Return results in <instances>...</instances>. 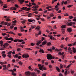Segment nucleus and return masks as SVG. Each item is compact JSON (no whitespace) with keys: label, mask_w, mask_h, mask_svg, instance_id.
Here are the masks:
<instances>
[{"label":"nucleus","mask_w":76,"mask_h":76,"mask_svg":"<svg viewBox=\"0 0 76 76\" xmlns=\"http://www.w3.org/2000/svg\"><path fill=\"white\" fill-rule=\"evenodd\" d=\"M28 21L29 22H34V23L35 22V20L34 19L32 20V19H29Z\"/></svg>","instance_id":"nucleus-8"},{"label":"nucleus","mask_w":76,"mask_h":76,"mask_svg":"<svg viewBox=\"0 0 76 76\" xmlns=\"http://www.w3.org/2000/svg\"><path fill=\"white\" fill-rule=\"evenodd\" d=\"M10 34H13V35H15V34L14 33L12 32L11 31H10Z\"/></svg>","instance_id":"nucleus-51"},{"label":"nucleus","mask_w":76,"mask_h":76,"mask_svg":"<svg viewBox=\"0 0 76 76\" xmlns=\"http://www.w3.org/2000/svg\"><path fill=\"white\" fill-rule=\"evenodd\" d=\"M7 34L6 33H3L2 34V35H3V36H5V35H6Z\"/></svg>","instance_id":"nucleus-47"},{"label":"nucleus","mask_w":76,"mask_h":76,"mask_svg":"<svg viewBox=\"0 0 76 76\" xmlns=\"http://www.w3.org/2000/svg\"><path fill=\"white\" fill-rule=\"evenodd\" d=\"M12 51H10L9 52L7 53L8 55H11V54H12Z\"/></svg>","instance_id":"nucleus-34"},{"label":"nucleus","mask_w":76,"mask_h":76,"mask_svg":"<svg viewBox=\"0 0 76 76\" xmlns=\"http://www.w3.org/2000/svg\"><path fill=\"white\" fill-rule=\"evenodd\" d=\"M16 22H17L16 20H14V21H13V23H14V24L16 23Z\"/></svg>","instance_id":"nucleus-53"},{"label":"nucleus","mask_w":76,"mask_h":76,"mask_svg":"<svg viewBox=\"0 0 76 76\" xmlns=\"http://www.w3.org/2000/svg\"><path fill=\"white\" fill-rule=\"evenodd\" d=\"M47 42L45 41H44L42 43V44L43 45H44L46 44Z\"/></svg>","instance_id":"nucleus-19"},{"label":"nucleus","mask_w":76,"mask_h":76,"mask_svg":"<svg viewBox=\"0 0 76 76\" xmlns=\"http://www.w3.org/2000/svg\"><path fill=\"white\" fill-rule=\"evenodd\" d=\"M64 56H65L64 55H63L62 56V58L63 60H64Z\"/></svg>","instance_id":"nucleus-48"},{"label":"nucleus","mask_w":76,"mask_h":76,"mask_svg":"<svg viewBox=\"0 0 76 76\" xmlns=\"http://www.w3.org/2000/svg\"><path fill=\"white\" fill-rule=\"evenodd\" d=\"M4 39H6V40H9V38L7 37H4Z\"/></svg>","instance_id":"nucleus-26"},{"label":"nucleus","mask_w":76,"mask_h":76,"mask_svg":"<svg viewBox=\"0 0 76 76\" xmlns=\"http://www.w3.org/2000/svg\"><path fill=\"white\" fill-rule=\"evenodd\" d=\"M3 41H0V44H1V47L3 46Z\"/></svg>","instance_id":"nucleus-28"},{"label":"nucleus","mask_w":76,"mask_h":76,"mask_svg":"<svg viewBox=\"0 0 76 76\" xmlns=\"http://www.w3.org/2000/svg\"><path fill=\"white\" fill-rule=\"evenodd\" d=\"M1 25H7L8 23L6 22H5L4 21H3L1 22Z\"/></svg>","instance_id":"nucleus-7"},{"label":"nucleus","mask_w":76,"mask_h":76,"mask_svg":"<svg viewBox=\"0 0 76 76\" xmlns=\"http://www.w3.org/2000/svg\"><path fill=\"white\" fill-rule=\"evenodd\" d=\"M18 63L20 64V65H22V63L21 62V61H20Z\"/></svg>","instance_id":"nucleus-58"},{"label":"nucleus","mask_w":76,"mask_h":76,"mask_svg":"<svg viewBox=\"0 0 76 76\" xmlns=\"http://www.w3.org/2000/svg\"><path fill=\"white\" fill-rule=\"evenodd\" d=\"M73 5H70L67 6L68 7H69V8H70V7H72L73 6Z\"/></svg>","instance_id":"nucleus-40"},{"label":"nucleus","mask_w":76,"mask_h":76,"mask_svg":"<svg viewBox=\"0 0 76 76\" xmlns=\"http://www.w3.org/2000/svg\"><path fill=\"white\" fill-rule=\"evenodd\" d=\"M67 30L68 31V32L69 33L72 32V28H68L67 29Z\"/></svg>","instance_id":"nucleus-11"},{"label":"nucleus","mask_w":76,"mask_h":76,"mask_svg":"<svg viewBox=\"0 0 76 76\" xmlns=\"http://www.w3.org/2000/svg\"><path fill=\"white\" fill-rule=\"evenodd\" d=\"M48 37H50V39H52V38H53V36H48Z\"/></svg>","instance_id":"nucleus-42"},{"label":"nucleus","mask_w":76,"mask_h":76,"mask_svg":"<svg viewBox=\"0 0 76 76\" xmlns=\"http://www.w3.org/2000/svg\"><path fill=\"white\" fill-rule=\"evenodd\" d=\"M32 76H37V74L34 72H32L31 73Z\"/></svg>","instance_id":"nucleus-10"},{"label":"nucleus","mask_w":76,"mask_h":76,"mask_svg":"<svg viewBox=\"0 0 76 76\" xmlns=\"http://www.w3.org/2000/svg\"><path fill=\"white\" fill-rule=\"evenodd\" d=\"M20 47H21L22 48H23V45H20Z\"/></svg>","instance_id":"nucleus-62"},{"label":"nucleus","mask_w":76,"mask_h":76,"mask_svg":"<svg viewBox=\"0 0 76 76\" xmlns=\"http://www.w3.org/2000/svg\"><path fill=\"white\" fill-rule=\"evenodd\" d=\"M39 67V69L40 70H42V71H43V69L44 70H47V68H45V67H44V65H42L41 66V64H38Z\"/></svg>","instance_id":"nucleus-1"},{"label":"nucleus","mask_w":76,"mask_h":76,"mask_svg":"<svg viewBox=\"0 0 76 76\" xmlns=\"http://www.w3.org/2000/svg\"><path fill=\"white\" fill-rule=\"evenodd\" d=\"M60 69H62V68L63 67V65L62 64H60Z\"/></svg>","instance_id":"nucleus-38"},{"label":"nucleus","mask_w":76,"mask_h":76,"mask_svg":"<svg viewBox=\"0 0 76 76\" xmlns=\"http://www.w3.org/2000/svg\"><path fill=\"white\" fill-rule=\"evenodd\" d=\"M42 76H47V73H45V74H43L42 75Z\"/></svg>","instance_id":"nucleus-46"},{"label":"nucleus","mask_w":76,"mask_h":76,"mask_svg":"<svg viewBox=\"0 0 76 76\" xmlns=\"http://www.w3.org/2000/svg\"><path fill=\"white\" fill-rule=\"evenodd\" d=\"M26 49L27 50H32L31 49L29 48H26Z\"/></svg>","instance_id":"nucleus-49"},{"label":"nucleus","mask_w":76,"mask_h":76,"mask_svg":"<svg viewBox=\"0 0 76 76\" xmlns=\"http://www.w3.org/2000/svg\"><path fill=\"white\" fill-rule=\"evenodd\" d=\"M71 65H72L71 64H70L68 65V66L66 67V69L67 68H69V67H70L71 66Z\"/></svg>","instance_id":"nucleus-56"},{"label":"nucleus","mask_w":76,"mask_h":76,"mask_svg":"<svg viewBox=\"0 0 76 76\" xmlns=\"http://www.w3.org/2000/svg\"><path fill=\"white\" fill-rule=\"evenodd\" d=\"M14 27V26L13 25L10 26V28L11 29H13V28Z\"/></svg>","instance_id":"nucleus-63"},{"label":"nucleus","mask_w":76,"mask_h":76,"mask_svg":"<svg viewBox=\"0 0 76 76\" xmlns=\"http://www.w3.org/2000/svg\"><path fill=\"white\" fill-rule=\"evenodd\" d=\"M9 44H8V43H6L4 45H3V46L4 47V48H6L7 47V46H9Z\"/></svg>","instance_id":"nucleus-9"},{"label":"nucleus","mask_w":76,"mask_h":76,"mask_svg":"<svg viewBox=\"0 0 76 76\" xmlns=\"http://www.w3.org/2000/svg\"><path fill=\"white\" fill-rule=\"evenodd\" d=\"M25 21H26V20H24V21H21L22 23L23 24V23H25Z\"/></svg>","instance_id":"nucleus-50"},{"label":"nucleus","mask_w":76,"mask_h":76,"mask_svg":"<svg viewBox=\"0 0 76 76\" xmlns=\"http://www.w3.org/2000/svg\"><path fill=\"white\" fill-rule=\"evenodd\" d=\"M22 56L23 57V58H28L29 56L28 55V54H23L22 55Z\"/></svg>","instance_id":"nucleus-3"},{"label":"nucleus","mask_w":76,"mask_h":76,"mask_svg":"<svg viewBox=\"0 0 76 76\" xmlns=\"http://www.w3.org/2000/svg\"><path fill=\"white\" fill-rule=\"evenodd\" d=\"M18 1L20 2V4H22L25 1L24 0H19Z\"/></svg>","instance_id":"nucleus-16"},{"label":"nucleus","mask_w":76,"mask_h":76,"mask_svg":"<svg viewBox=\"0 0 76 76\" xmlns=\"http://www.w3.org/2000/svg\"><path fill=\"white\" fill-rule=\"evenodd\" d=\"M6 21L7 22H10V20L6 18Z\"/></svg>","instance_id":"nucleus-54"},{"label":"nucleus","mask_w":76,"mask_h":76,"mask_svg":"<svg viewBox=\"0 0 76 76\" xmlns=\"http://www.w3.org/2000/svg\"><path fill=\"white\" fill-rule=\"evenodd\" d=\"M54 16V14H53V13H52V14H50V17H53V16Z\"/></svg>","instance_id":"nucleus-43"},{"label":"nucleus","mask_w":76,"mask_h":76,"mask_svg":"<svg viewBox=\"0 0 76 76\" xmlns=\"http://www.w3.org/2000/svg\"><path fill=\"white\" fill-rule=\"evenodd\" d=\"M66 25H62L61 26V27L62 28H66Z\"/></svg>","instance_id":"nucleus-37"},{"label":"nucleus","mask_w":76,"mask_h":76,"mask_svg":"<svg viewBox=\"0 0 76 76\" xmlns=\"http://www.w3.org/2000/svg\"><path fill=\"white\" fill-rule=\"evenodd\" d=\"M51 42H48L47 43V45L48 46H50V45H51Z\"/></svg>","instance_id":"nucleus-27"},{"label":"nucleus","mask_w":76,"mask_h":76,"mask_svg":"<svg viewBox=\"0 0 76 76\" xmlns=\"http://www.w3.org/2000/svg\"><path fill=\"white\" fill-rule=\"evenodd\" d=\"M62 32L63 34H64V32H65V30L64 28H62Z\"/></svg>","instance_id":"nucleus-33"},{"label":"nucleus","mask_w":76,"mask_h":76,"mask_svg":"<svg viewBox=\"0 0 76 76\" xmlns=\"http://www.w3.org/2000/svg\"><path fill=\"white\" fill-rule=\"evenodd\" d=\"M7 57H9V58H10L12 57V56H11V55H7Z\"/></svg>","instance_id":"nucleus-45"},{"label":"nucleus","mask_w":76,"mask_h":76,"mask_svg":"<svg viewBox=\"0 0 76 76\" xmlns=\"http://www.w3.org/2000/svg\"><path fill=\"white\" fill-rule=\"evenodd\" d=\"M28 69L30 70H33V69H31V66H29L28 67Z\"/></svg>","instance_id":"nucleus-52"},{"label":"nucleus","mask_w":76,"mask_h":76,"mask_svg":"<svg viewBox=\"0 0 76 76\" xmlns=\"http://www.w3.org/2000/svg\"><path fill=\"white\" fill-rule=\"evenodd\" d=\"M48 11H51V10H53V8L50 9L48 10Z\"/></svg>","instance_id":"nucleus-61"},{"label":"nucleus","mask_w":76,"mask_h":76,"mask_svg":"<svg viewBox=\"0 0 76 76\" xmlns=\"http://www.w3.org/2000/svg\"><path fill=\"white\" fill-rule=\"evenodd\" d=\"M23 41V40L22 39L20 40L19 39H15L13 40V41L14 42H17V41H18L19 42H22Z\"/></svg>","instance_id":"nucleus-4"},{"label":"nucleus","mask_w":76,"mask_h":76,"mask_svg":"<svg viewBox=\"0 0 76 76\" xmlns=\"http://www.w3.org/2000/svg\"><path fill=\"white\" fill-rule=\"evenodd\" d=\"M26 8H27V7H23L22 8H21V9H22V10H26Z\"/></svg>","instance_id":"nucleus-20"},{"label":"nucleus","mask_w":76,"mask_h":76,"mask_svg":"<svg viewBox=\"0 0 76 76\" xmlns=\"http://www.w3.org/2000/svg\"><path fill=\"white\" fill-rule=\"evenodd\" d=\"M48 50L49 51H50V52H52L53 51V50H52V49H48Z\"/></svg>","instance_id":"nucleus-41"},{"label":"nucleus","mask_w":76,"mask_h":76,"mask_svg":"<svg viewBox=\"0 0 76 76\" xmlns=\"http://www.w3.org/2000/svg\"><path fill=\"white\" fill-rule=\"evenodd\" d=\"M4 62H0V64H1V65H3V64H4Z\"/></svg>","instance_id":"nucleus-57"},{"label":"nucleus","mask_w":76,"mask_h":76,"mask_svg":"<svg viewBox=\"0 0 76 76\" xmlns=\"http://www.w3.org/2000/svg\"><path fill=\"white\" fill-rule=\"evenodd\" d=\"M13 70H9V71H10V72H11L12 73H14V72H16V69H13Z\"/></svg>","instance_id":"nucleus-14"},{"label":"nucleus","mask_w":76,"mask_h":76,"mask_svg":"<svg viewBox=\"0 0 76 76\" xmlns=\"http://www.w3.org/2000/svg\"><path fill=\"white\" fill-rule=\"evenodd\" d=\"M46 57L48 60H51L52 58L53 59L55 58L54 57H52V56L50 54H47Z\"/></svg>","instance_id":"nucleus-2"},{"label":"nucleus","mask_w":76,"mask_h":76,"mask_svg":"<svg viewBox=\"0 0 76 76\" xmlns=\"http://www.w3.org/2000/svg\"><path fill=\"white\" fill-rule=\"evenodd\" d=\"M39 52L42 53H44V50L43 49H40Z\"/></svg>","instance_id":"nucleus-31"},{"label":"nucleus","mask_w":76,"mask_h":76,"mask_svg":"<svg viewBox=\"0 0 76 76\" xmlns=\"http://www.w3.org/2000/svg\"><path fill=\"white\" fill-rule=\"evenodd\" d=\"M31 16H32L31 13H29L28 14V17L29 18L31 17Z\"/></svg>","instance_id":"nucleus-29"},{"label":"nucleus","mask_w":76,"mask_h":76,"mask_svg":"<svg viewBox=\"0 0 76 76\" xmlns=\"http://www.w3.org/2000/svg\"><path fill=\"white\" fill-rule=\"evenodd\" d=\"M59 55H60V56H62V55H63L64 54V52H62V53H61V52H59L58 53Z\"/></svg>","instance_id":"nucleus-23"},{"label":"nucleus","mask_w":76,"mask_h":76,"mask_svg":"<svg viewBox=\"0 0 76 76\" xmlns=\"http://www.w3.org/2000/svg\"><path fill=\"white\" fill-rule=\"evenodd\" d=\"M26 5H27V6H29V7H31V6H32V5H31V4H29V5L26 4Z\"/></svg>","instance_id":"nucleus-55"},{"label":"nucleus","mask_w":76,"mask_h":76,"mask_svg":"<svg viewBox=\"0 0 76 76\" xmlns=\"http://www.w3.org/2000/svg\"><path fill=\"white\" fill-rule=\"evenodd\" d=\"M6 54H2V57H3V58H5L6 57Z\"/></svg>","instance_id":"nucleus-39"},{"label":"nucleus","mask_w":76,"mask_h":76,"mask_svg":"<svg viewBox=\"0 0 76 76\" xmlns=\"http://www.w3.org/2000/svg\"><path fill=\"white\" fill-rule=\"evenodd\" d=\"M20 29L21 32H23L24 31H25V30L23 29V27L22 26L20 27Z\"/></svg>","instance_id":"nucleus-15"},{"label":"nucleus","mask_w":76,"mask_h":76,"mask_svg":"<svg viewBox=\"0 0 76 76\" xmlns=\"http://www.w3.org/2000/svg\"><path fill=\"white\" fill-rule=\"evenodd\" d=\"M56 69L57 70V71H58V72H60V68H59L58 67H56Z\"/></svg>","instance_id":"nucleus-21"},{"label":"nucleus","mask_w":76,"mask_h":76,"mask_svg":"<svg viewBox=\"0 0 76 76\" xmlns=\"http://www.w3.org/2000/svg\"><path fill=\"white\" fill-rule=\"evenodd\" d=\"M36 27L35 26H31V29H34V28H35Z\"/></svg>","instance_id":"nucleus-30"},{"label":"nucleus","mask_w":76,"mask_h":76,"mask_svg":"<svg viewBox=\"0 0 76 76\" xmlns=\"http://www.w3.org/2000/svg\"><path fill=\"white\" fill-rule=\"evenodd\" d=\"M37 8H33L32 10L33 11H35L37 10Z\"/></svg>","instance_id":"nucleus-59"},{"label":"nucleus","mask_w":76,"mask_h":76,"mask_svg":"<svg viewBox=\"0 0 76 76\" xmlns=\"http://www.w3.org/2000/svg\"><path fill=\"white\" fill-rule=\"evenodd\" d=\"M73 17L72 16H69V19H73Z\"/></svg>","instance_id":"nucleus-60"},{"label":"nucleus","mask_w":76,"mask_h":76,"mask_svg":"<svg viewBox=\"0 0 76 76\" xmlns=\"http://www.w3.org/2000/svg\"><path fill=\"white\" fill-rule=\"evenodd\" d=\"M68 50H69L68 52L70 53V54H72V52H73V51L71 50V48L69 47L68 48Z\"/></svg>","instance_id":"nucleus-6"},{"label":"nucleus","mask_w":76,"mask_h":76,"mask_svg":"<svg viewBox=\"0 0 76 76\" xmlns=\"http://www.w3.org/2000/svg\"><path fill=\"white\" fill-rule=\"evenodd\" d=\"M36 29L37 30H39V29H40V27H39V26H37L36 28Z\"/></svg>","instance_id":"nucleus-44"},{"label":"nucleus","mask_w":76,"mask_h":76,"mask_svg":"<svg viewBox=\"0 0 76 76\" xmlns=\"http://www.w3.org/2000/svg\"><path fill=\"white\" fill-rule=\"evenodd\" d=\"M68 26H72V22H70L69 23L67 24Z\"/></svg>","instance_id":"nucleus-13"},{"label":"nucleus","mask_w":76,"mask_h":76,"mask_svg":"<svg viewBox=\"0 0 76 76\" xmlns=\"http://www.w3.org/2000/svg\"><path fill=\"white\" fill-rule=\"evenodd\" d=\"M9 40H10V41H13V39L12 37H10L9 38Z\"/></svg>","instance_id":"nucleus-32"},{"label":"nucleus","mask_w":76,"mask_h":76,"mask_svg":"<svg viewBox=\"0 0 76 76\" xmlns=\"http://www.w3.org/2000/svg\"><path fill=\"white\" fill-rule=\"evenodd\" d=\"M2 66H3V67H4V68L3 69V70H6V69H7V68L6 67V65H4Z\"/></svg>","instance_id":"nucleus-17"},{"label":"nucleus","mask_w":76,"mask_h":76,"mask_svg":"<svg viewBox=\"0 0 76 76\" xmlns=\"http://www.w3.org/2000/svg\"><path fill=\"white\" fill-rule=\"evenodd\" d=\"M41 31H39L38 34H35V36L36 37H38V35H39L40 34H41Z\"/></svg>","instance_id":"nucleus-22"},{"label":"nucleus","mask_w":76,"mask_h":76,"mask_svg":"<svg viewBox=\"0 0 76 76\" xmlns=\"http://www.w3.org/2000/svg\"><path fill=\"white\" fill-rule=\"evenodd\" d=\"M74 52V53H75L76 52V49L75 48H72Z\"/></svg>","instance_id":"nucleus-25"},{"label":"nucleus","mask_w":76,"mask_h":76,"mask_svg":"<svg viewBox=\"0 0 76 76\" xmlns=\"http://www.w3.org/2000/svg\"><path fill=\"white\" fill-rule=\"evenodd\" d=\"M27 11H29V10H31V8H27L26 9V10Z\"/></svg>","instance_id":"nucleus-35"},{"label":"nucleus","mask_w":76,"mask_h":76,"mask_svg":"<svg viewBox=\"0 0 76 76\" xmlns=\"http://www.w3.org/2000/svg\"><path fill=\"white\" fill-rule=\"evenodd\" d=\"M13 56L15 58H16H16H18V56H19V55H18V54H16L15 55H13Z\"/></svg>","instance_id":"nucleus-24"},{"label":"nucleus","mask_w":76,"mask_h":76,"mask_svg":"<svg viewBox=\"0 0 76 76\" xmlns=\"http://www.w3.org/2000/svg\"><path fill=\"white\" fill-rule=\"evenodd\" d=\"M42 42V40H40L36 43V45H39Z\"/></svg>","instance_id":"nucleus-12"},{"label":"nucleus","mask_w":76,"mask_h":76,"mask_svg":"<svg viewBox=\"0 0 76 76\" xmlns=\"http://www.w3.org/2000/svg\"><path fill=\"white\" fill-rule=\"evenodd\" d=\"M38 8V5H35L34 6H33L32 7V8Z\"/></svg>","instance_id":"nucleus-36"},{"label":"nucleus","mask_w":76,"mask_h":76,"mask_svg":"<svg viewBox=\"0 0 76 76\" xmlns=\"http://www.w3.org/2000/svg\"><path fill=\"white\" fill-rule=\"evenodd\" d=\"M31 73V72L29 71L26 72H25V75L26 76H30Z\"/></svg>","instance_id":"nucleus-5"},{"label":"nucleus","mask_w":76,"mask_h":76,"mask_svg":"<svg viewBox=\"0 0 76 76\" xmlns=\"http://www.w3.org/2000/svg\"><path fill=\"white\" fill-rule=\"evenodd\" d=\"M54 9L56 11H58L59 10V8H54Z\"/></svg>","instance_id":"nucleus-64"},{"label":"nucleus","mask_w":76,"mask_h":76,"mask_svg":"<svg viewBox=\"0 0 76 76\" xmlns=\"http://www.w3.org/2000/svg\"><path fill=\"white\" fill-rule=\"evenodd\" d=\"M10 9H11V10H16V8H15V7H11L10 8Z\"/></svg>","instance_id":"nucleus-18"}]
</instances>
